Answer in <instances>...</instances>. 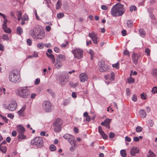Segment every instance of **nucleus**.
Segmentation results:
<instances>
[{
  "mask_svg": "<svg viewBox=\"0 0 157 157\" xmlns=\"http://www.w3.org/2000/svg\"><path fill=\"white\" fill-rule=\"evenodd\" d=\"M30 144L37 148H40L44 145L43 140L42 137H37L31 141Z\"/></svg>",
  "mask_w": 157,
  "mask_h": 157,
  "instance_id": "4",
  "label": "nucleus"
},
{
  "mask_svg": "<svg viewBox=\"0 0 157 157\" xmlns=\"http://www.w3.org/2000/svg\"><path fill=\"white\" fill-rule=\"evenodd\" d=\"M111 119L109 118L106 119L103 122H102L101 123L102 125L105 126L107 128H110L109 124L111 122Z\"/></svg>",
  "mask_w": 157,
  "mask_h": 157,
  "instance_id": "16",
  "label": "nucleus"
},
{
  "mask_svg": "<svg viewBox=\"0 0 157 157\" xmlns=\"http://www.w3.org/2000/svg\"><path fill=\"white\" fill-rule=\"evenodd\" d=\"M18 140L20 141V139L24 140L26 139V136L24 135V133H18L17 136Z\"/></svg>",
  "mask_w": 157,
  "mask_h": 157,
  "instance_id": "23",
  "label": "nucleus"
},
{
  "mask_svg": "<svg viewBox=\"0 0 157 157\" xmlns=\"http://www.w3.org/2000/svg\"><path fill=\"white\" fill-rule=\"evenodd\" d=\"M127 24L128 26L130 28H132L133 26V22L132 20H128L127 21Z\"/></svg>",
  "mask_w": 157,
  "mask_h": 157,
  "instance_id": "31",
  "label": "nucleus"
},
{
  "mask_svg": "<svg viewBox=\"0 0 157 157\" xmlns=\"http://www.w3.org/2000/svg\"><path fill=\"white\" fill-rule=\"evenodd\" d=\"M89 36L90 37L92 40L97 38V34L93 31L91 32V33H89Z\"/></svg>",
  "mask_w": 157,
  "mask_h": 157,
  "instance_id": "22",
  "label": "nucleus"
},
{
  "mask_svg": "<svg viewBox=\"0 0 157 157\" xmlns=\"http://www.w3.org/2000/svg\"><path fill=\"white\" fill-rule=\"evenodd\" d=\"M128 82L129 83H131L134 82V79L132 78H129L128 79Z\"/></svg>",
  "mask_w": 157,
  "mask_h": 157,
  "instance_id": "39",
  "label": "nucleus"
},
{
  "mask_svg": "<svg viewBox=\"0 0 157 157\" xmlns=\"http://www.w3.org/2000/svg\"><path fill=\"white\" fill-rule=\"evenodd\" d=\"M130 154L132 156H134L135 155L139 152V149L138 147L134 146L130 150Z\"/></svg>",
  "mask_w": 157,
  "mask_h": 157,
  "instance_id": "15",
  "label": "nucleus"
},
{
  "mask_svg": "<svg viewBox=\"0 0 157 157\" xmlns=\"http://www.w3.org/2000/svg\"><path fill=\"white\" fill-rule=\"evenodd\" d=\"M34 11L35 15L36 16V19L39 20H40L39 17L37 15L36 10H34Z\"/></svg>",
  "mask_w": 157,
  "mask_h": 157,
  "instance_id": "52",
  "label": "nucleus"
},
{
  "mask_svg": "<svg viewBox=\"0 0 157 157\" xmlns=\"http://www.w3.org/2000/svg\"><path fill=\"white\" fill-rule=\"evenodd\" d=\"M9 79L13 83H17L19 82L21 80L20 75L17 71H13L9 73Z\"/></svg>",
  "mask_w": 157,
  "mask_h": 157,
  "instance_id": "3",
  "label": "nucleus"
},
{
  "mask_svg": "<svg viewBox=\"0 0 157 157\" xmlns=\"http://www.w3.org/2000/svg\"><path fill=\"white\" fill-rule=\"evenodd\" d=\"M28 88V86L20 87L17 89L16 94L22 98H28L30 94V90Z\"/></svg>",
  "mask_w": 157,
  "mask_h": 157,
  "instance_id": "2",
  "label": "nucleus"
},
{
  "mask_svg": "<svg viewBox=\"0 0 157 157\" xmlns=\"http://www.w3.org/2000/svg\"><path fill=\"white\" fill-rule=\"evenodd\" d=\"M64 139L68 140L72 146L75 147L76 145V141L74 137L69 134H65L63 136Z\"/></svg>",
  "mask_w": 157,
  "mask_h": 157,
  "instance_id": "7",
  "label": "nucleus"
},
{
  "mask_svg": "<svg viewBox=\"0 0 157 157\" xmlns=\"http://www.w3.org/2000/svg\"><path fill=\"white\" fill-rule=\"evenodd\" d=\"M44 45L42 43H40L38 44L37 47L40 49H42L44 47Z\"/></svg>",
  "mask_w": 157,
  "mask_h": 157,
  "instance_id": "44",
  "label": "nucleus"
},
{
  "mask_svg": "<svg viewBox=\"0 0 157 157\" xmlns=\"http://www.w3.org/2000/svg\"><path fill=\"white\" fill-rule=\"evenodd\" d=\"M40 82V79L39 78H37L36 79L35 84L36 85H38Z\"/></svg>",
  "mask_w": 157,
  "mask_h": 157,
  "instance_id": "58",
  "label": "nucleus"
},
{
  "mask_svg": "<svg viewBox=\"0 0 157 157\" xmlns=\"http://www.w3.org/2000/svg\"><path fill=\"white\" fill-rule=\"evenodd\" d=\"M54 50L55 52L58 53L59 52L60 49L58 47H56L54 48Z\"/></svg>",
  "mask_w": 157,
  "mask_h": 157,
  "instance_id": "55",
  "label": "nucleus"
},
{
  "mask_svg": "<svg viewBox=\"0 0 157 157\" xmlns=\"http://www.w3.org/2000/svg\"><path fill=\"white\" fill-rule=\"evenodd\" d=\"M37 95L36 94L32 93L31 95V99H33Z\"/></svg>",
  "mask_w": 157,
  "mask_h": 157,
  "instance_id": "64",
  "label": "nucleus"
},
{
  "mask_svg": "<svg viewBox=\"0 0 157 157\" xmlns=\"http://www.w3.org/2000/svg\"><path fill=\"white\" fill-rule=\"evenodd\" d=\"M136 10V7L134 6H132L130 7V11L132 12L133 11H135Z\"/></svg>",
  "mask_w": 157,
  "mask_h": 157,
  "instance_id": "38",
  "label": "nucleus"
},
{
  "mask_svg": "<svg viewBox=\"0 0 157 157\" xmlns=\"http://www.w3.org/2000/svg\"><path fill=\"white\" fill-rule=\"evenodd\" d=\"M21 20L27 21H28L29 18L27 15L26 14H24L21 18Z\"/></svg>",
  "mask_w": 157,
  "mask_h": 157,
  "instance_id": "35",
  "label": "nucleus"
},
{
  "mask_svg": "<svg viewBox=\"0 0 157 157\" xmlns=\"http://www.w3.org/2000/svg\"><path fill=\"white\" fill-rule=\"evenodd\" d=\"M64 16V14L63 13H58L57 14V17L59 19H60L61 18L63 17Z\"/></svg>",
  "mask_w": 157,
  "mask_h": 157,
  "instance_id": "36",
  "label": "nucleus"
},
{
  "mask_svg": "<svg viewBox=\"0 0 157 157\" xmlns=\"http://www.w3.org/2000/svg\"><path fill=\"white\" fill-rule=\"evenodd\" d=\"M17 104L15 101H12L9 105V110L11 111L15 110L17 108Z\"/></svg>",
  "mask_w": 157,
  "mask_h": 157,
  "instance_id": "12",
  "label": "nucleus"
},
{
  "mask_svg": "<svg viewBox=\"0 0 157 157\" xmlns=\"http://www.w3.org/2000/svg\"><path fill=\"white\" fill-rule=\"evenodd\" d=\"M45 32L41 26L34 38L36 39H42L45 36Z\"/></svg>",
  "mask_w": 157,
  "mask_h": 157,
  "instance_id": "11",
  "label": "nucleus"
},
{
  "mask_svg": "<svg viewBox=\"0 0 157 157\" xmlns=\"http://www.w3.org/2000/svg\"><path fill=\"white\" fill-rule=\"evenodd\" d=\"M0 151L2 153H5L6 151V147L5 146H2V144H0Z\"/></svg>",
  "mask_w": 157,
  "mask_h": 157,
  "instance_id": "28",
  "label": "nucleus"
},
{
  "mask_svg": "<svg viewBox=\"0 0 157 157\" xmlns=\"http://www.w3.org/2000/svg\"><path fill=\"white\" fill-rule=\"evenodd\" d=\"M139 113L140 117L142 118L145 117L147 116L145 111L143 109L140 110L139 111Z\"/></svg>",
  "mask_w": 157,
  "mask_h": 157,
  "instance_id": "20",
  "label": "nucleus"
},
{
  "mask_svg": "<svg viewBox=\"0 0 157 157\" xmlns=\"http://www.w3.org/2000/svg\"><path fill=\"white\" fill-rule=\"evenodd\" d=\"M4 31L7 33H11V31L10 29L9 28H7L4 29Z\"/></svg>",
  "mask_w": 157,
  "mask_h": 157,
  "instance_id": "41",
  "label": "nucleus"
},
{
  "mask_svg": "<svg viewBox=\"0 0 157 157\" xmlns=\"http://www.w3.org/2000/svg\"><path fill=\"white\" fill-rule=\"evenodd\" d=\"M72 52L74 55V57L78 59H80L83 57V51L80 48H77L72 50Z\"/></svg>",
  "mask_w": 157,
  "mask_h": 157,
  "instance_id": "6",
  "label": "nucleus"
},
{
  "mask_svg": "<svg viewBox=\"0 0 157 157\" xmlns=\"http://www.w3.org/2000/svg\"><path fill=\"white\" fill-rule=\"evenodd\" d=\"M2 39L4 40H8L9 39L8 36L6 34H4L2 35Z\"/></svg>",
  "mask_w": 157,
  "mask_h": 157,
  "instance_id": "42",
  "label": "nucleus"
},
{
  "mask_svg": "<svg viewBox=\"0 0 157 157\" xmlns=\"http://www.w3.org/2000/svg\"><path fill=\"white\" fill-rule=\"evenodd\" d=\"M99 67V70L100 71L103 72L106 71L109 69V67L105 64V61L103 60L99 61L98 63Z\"/></svg>",
  "mask_w": 157,
  "mask_h": 157,
  "instance_id": "9",
  "label": "nucleus"
},
{
  "mask_svg": "<svg viewBox=\"0 0 157 157\" xmlns=\"http://www.w3.org/2000/svg\"><path fill=\"white\" fill-rule=\"evenodd\" d=\"M125 10L124 5L120 3H118L113 6L111 12L113 17H118L122 16L124 13Z\"/></svg>",
  "mask_w": 157,
  "mask_h": 157,
  "instance_id": "1",
  "label": "nucleus"
},
{
  "mask_svg": "<svg viewBox=\"0 0 157 157\" xmlns=\"http://www.w3.org/2000/svg\"><path fill=\"white\" fill-rule=\"evenodd\" d=\"M115 136L114 134L112 132H111L109 134V137L110 138H113Z\"/></svg>",
  "mask_w": 157,
  "mask_h": 157,
  "instance_id": "56",
  "label": "nucleus"
},
{
  "mask_svg": "<svg viewBox=\"0 0 157 157\" xmlns=\"http://www.w3.org/2000/svg\"><path fill=\"white\" fill-rule=\"evenodd\" d=\"M50 149L52 151H54L56 150V146L53 144H51L50 146Z\"/></svg>",
  "mask_w": 157,
  "mask_h": 157,
  "instance_id": "34",
  "label": "nucleus"
},
{
  "mask_svg": "<svg viewBox=\"0 0 157 157\" xmlns=\"http://www.w3.org/2000/svg\"><path fill=\"white\" fill-rule=\"evenodd\" d=\"M151 92L154 94L157 93V87L156 86L153 87L151 90Z\"/></svg>",
  "mask_w": 157,
  "mask_h": 157,
  "instance_id": "40",
  "label": "nucleus"
},
{
  "mask_svg": "<svg viewBox=\"0 0 157 157\" xmlns=\"http://www.w3.org/2000/svg\"><path fill=\"white\" fill-rule=\"evenodd\" d=\"M26 108V106L25 105H24L22 107L21 109L19 110L18 111V113H19L21 114L25 110Z\"/></svg>",
  "mask_w": 157,
  "mask_h": 157,
  "instance_id": "33",
  "label": "nucleus"
},
{
  "mask_svg": "<svg viewBox=\"0 0 157 157\" xmlns=\"http://www.w3.org/2000/svg\"><path fill=\"white\" fill-rule=\"evenodd\" d=\"M149 152L150 153V155L147 157H155V155L152 152H150V151Z\"/></svg>",
  "mask_w": 157,
  "mask_h": 157,
  "instance_id": "48",
  "label": "nucleus"
},
{
  "mask_svg": "<svg viewBox=\"0 0 157 157\" xmlns=\"http://www.w3.org/2000/svg\"><path fill=\"white\" fill-rule=\"evenodd\" d=\"M41 27L39 25H36L33 29L30 30L29 32V35L34 38Z\"/></svg>",
  "mask_w": 157,
  "mask_h": 157,
  "instance_id": "10",
  "label": "nucleus"
},
{
  "mask_svg": "<svg viewBox=\"0 0 157 157\" xmlns=\"http://www.w3.org/2000/svg\"><path fill=\"white\" fill-rule=\"evenodd\" d=\"M42 108L46 112H50L52 111V106L51 102L48 101H44L43 103Z\"/></svg>",
  "mask_w": 157,
  "mask_h": 157,
  "instance_id": "8",
  "label": "nucleus"
},
{
  "mask_svg": "<svg viewBox=\"0 0 157 157\" xmlns=\"http://www.w3.org/2000/svg\"><path fill=\"white\" fill-rule=\"evenodd\" d=\"M18 20L20 21L21 17V13L20 11H19L17 14Z\"/></svg>",
  "mask_w": 157,
  "mask_h": 157,
  "instance_id": "49",
  "label": "nucleus"
},
{
  "mask_svg": "<svg viewBox=\"0 0 157 157\" xmlns=\"http://www.w3.org/2000/svg\"><path fill=\"white\" fill-rule=\"evenodd\" d=\"M11 134L12 136L14 137L16 136L17 132L16 131H13L12 132Z\"/></svg>",
  "mask_w": 157,
  "mask_h": 157,
  "instance_id": "61",
  "label": "nucleus"
},
{
  "mask_svg": "<svg viewBox=\"0 0 157 157\" xmlns=\"http://www.w3.org/2000/svg\"><path fill=\"white\" fill-rule=\"evenodd\" d=\"M56 59V60H59L60 62H63L65 60L66 58L64 55L60 54L57 57Z\"/></svg>",
  "mask_w": 157,
  "mask_h": 157,
  "instance_id": "19",
  "label": "nucleus"
},
{
  "mask_svg": "<svg viewBox=\"0 0 157 157\" xmlns=\"http://www.w3.org/2000/svg\"><path fill=\"white\" fill-rule=\"evenodd\" d=\"M61 5V2L59 1H58L57 2L56 5V9H58L59 8L60 6Z\"/></svg>",
  "mask_w": 157,
  "mask_h": 157,
  "instance_id": "46",
  "label": "nucleus"
},
{
  "mask_svg": "<svg viewBox=\"0 0 157 157\" xmlns=\"http://www.w3.org/2000/svg\"><path fill=\"white\" fill-rule=\"evenodd\" d=\"M27 42L29 45L30 46L32 44V41L31 39H28L27 40Z\"/></svg>",
  "mask_w": 157,
  "mask_h": 157,
  "instance_id": "51",
  "label": "nucleus"
},
{
  "mask_svg": "<svg viewBox=\"0 0 157 157\" xmlns=\"http://www.w3.org/2000/svg\"><path fill=\"white\" fill-rule=\"evenodd\" d=\"M45 29L46 31L49 32L51 29V27L49 25L45 27Z\"/></svg>",
  "mask_w": 157,
  "mask_h": 157,
  "instance_id": "59",
  "label": "nucleus"
},
{
  "mask_svg": "<svg viewBox=\"0 0 157 157\" xmlns=\"http://www.w3.org/2000/svg\"><path fill=\"white\" fill-rule=\"evenodd\" d=\"M132 100L134 101H137V96L136 95L134 94L133 95L132 98Z\"/></svg>",
  "mask_w": 157,
  "mask_h": 157,
  "instance_id": "50",
  "label": "nucleus"
},
{
  "mask_svg": "<svg viewBox=\"0 0 157 157\" xmlns=\"http://www.w3.org/2000/svg\"><path fill=\"white\" fill-rule=\"evenodd\" d=\"M7 116L11 119H13L14 117V115L11 113H9L8 114Z\"/></svg>",
  "mask_w": 157,
  "mask_h": 157,
  "instance_id": "63",
  "label": "nucleus"
},
{
  "mask_svg": "<svg viewBox=\"0 0 157 157\" xmlns=\"http://www.w3.org/2000/svg\"><path fill=\"white\" fill-rule=\"evenodd\" d=\"M46 54L48 57L51 59L52 63H54L55 60L54 56L52 54H48L47 52H46Z\"/></svg>",
  "mask_w": 157,
  "mask_h": 157,
  "instance_id": "25",
  "label": "nucleus"
},
{
  "mask_svg": "<svg viewBox=\"0 0 157 157\" xmlns=\"http://www.w3.org/2000/svg\"><path fill=\"white\" fill-rule=\"evenodd\" d=\"M17 130L18 133H24L25 132V128L21 125H19L17 126Z\"/></svg>",
  "mask_w": 157,
  "mask_h": 157,
  "instance_id": "18",
  "label": "nucleus"
},
{
  "mask_svg": "<svg viewBox=\"0 0 157 157\" xmlns=\"http://www.w3.org/2000/svg\"><path fill=\"white\" fill-rule=\"evenodd\" d=\"M125 140L128 142H130L131 141L130 138L128 136H126L125 138Z\"/></svg>",
  "mask_w": 157,
  "mask_h": 157,
  "instance_id": "62",
  "label": "nucleus"
},
{
  "mask_svg": "<svg viewBox=\"0 0 157 157\" xmlns=\"http://www.w3.org/2000/svg\"><path fill=\"white\" fill-rule=\"evenodd\" d=\"M68 44V42L67 41L66 42L65 44H62L61 45V47L62 48H65L67 46Z\"/></svg>",
  "mask_w": 157,
  "mask_h": 157,
  "instance_id": "57",
  "label": "nucleus"
},
{
  "mask_svg": "<svg viewBox=\"0 0 157 157\" xmlns=\"http://www.w3.org/2000/svg\"><path fill=\"white\" fill-rule=\"evenodd\" d=\"M121 154L123 157H125L126 156V151L125 150H121L120 151Z\"/></svg>",
  "mask_w": 157,
  "mask_h": 157,
  "instance_id": "32",
  "label": "nucleus"
},
{
  "mask_svg": "<svg viewBox=\"0 0 157 157\" xmlns=\"http://www.w3.org/2000/svg\"><path fill=\"white\" fill-rule=\"evenodd\" d=\"M139 33L140 36L144 37L145 35V32L144 29H140L139 30Z\"/></svg>",
  "mask_w": 157,
  "mask_h": 157,
  "instance_id": "29",
  "label": "nucleus"
},
{
  "mask_svg": "<svg viewBox=\"0 0 157 157\" xmlns=\"http://www.w3.org/2000/svg\"><path fill=\"white\" fill-rule=\"evenodd\" d=\"M65 78L64 76L59 75V80L60 82L62 85H64L66 83V82L65 81Z\"/></svg>",
  "mask_w": 157,
  "mask_h": 157,
  "instance_id": "21",
  "label": "nucleus"
},
{
  "mask_svg": "<svg viewBox=\"0 0 157 157\" xmlns=\"http://www.w3.org/2000/svg\"><path fill=\"white\" fill-rule=\"evenodd\" d=\"M47 92L50 94L52 97H54L55 96L54 93L53 92L52 90L48 89L47 90Z\"/></svg>",
  "mask_w": 157,
  "mask_h": 157,
  "instance_id": "43",
  "label": "nucleus"
},
{
  "mask_svg": "<svg viewBox=\"0 0 157 157\" xmlns=\"http://www.w3.org/2000/svg\"><path fill=\"white\" fill-rule=\"evenodd\" d=\"M83 116L84 117H86V121H90L91 118L90 116H89L88 112H85L83 114Z\"/></svg>",
  "mask_w": 157,
  "mask_h": 157,
  "instance_id": "24",
  "label": "nucleus"
},
{
  "mask_svg": "<svg viewBox=\"0 0 157 157\" xmlns=\"http://www.w3.org/2000/svg\"><path fill=\"white\" fill-rule=\"evenodd\" d=\"M6 89L5 88H0V92L1 93H3L4 94H6Z\"/></svg>",
  "mask_w": 157,
  "mask_h": 157,
  "instance_id": "54",
  "label": "nucleus"
},
{
  "mask_svg": "<svg viewBox=\"0 0 157 157\" xmlns=\"http://www.w3.org/2000/svg\"><path fill=\"white\" fill-rule=\"evenodd\" d=\"M115 75L114 73L113 72H111V75H105L104 76V78L106 80L109 79L111 80H113L115 78Z\"/></svg>",
  "mask_w": 157,
  "mask_h": 157,
  "instance_id": "17",
  "label": "nucleus"
},
{
  "mask_svg": "<svg viewBox=\"0 0 157 157\" xmlns=\"http://www.w3.org/2000/svg\"><path fill=\"white\" fill-rule=\"evenodd\" d=\"M145 52L146 53L147 55L149 56L150 55V50L148 48H146L145 49Z\"/></svg>",
  "mask_w": 157,
  "mask_h": 157,
  "instance_id": "47",
  "label": "nucleus"
},
{
  "mask_svg": "<svg viewBox=\"0 0 157 157\" xmlns=\"http://www.w3.org/2000/svg\"><path fill=\"white\" fill-rule=\"evenodd\" d=\"M151 74L154 77L157 78V68L153 69L152 70Z\"/></svg>",
  "mask_w": 157,
  "mask_h": 157,
  "instance_id": "30",
  "label": "nucleus"
},
{
  "mask_svg": "<svg viewBox=\"0 0 157 157\" xmlns=\"http://www.w3.org/2000/svg\"><path fill=\"white\" fill-rule=\"evenodd\" d=\"M2 117L3 120L6 123H8V119H7L6 117L2 116Z\"/></svg>",
  "mask_w": 157,
  "mask_h": 157,
  "instance_id": "60",
  "label": "nucleus"
},
{
  "mask_svg": "<svg viewBox=\"0 0 157 157\" xmlns=\"http://www.w3.org/2000/svg\"><path fill=\"white\" fill-rule=\"evenodd\" d=\"M16 32L17 34L20 35L23 33V29L21 27L18 26L17 28Z\"/></svg>",
  "mask_w": 157,
  "mask_h": 157,
  "instance_id": "27",
  "label": "nucleus"
},
{
  "mask_svg": "<svg viewBox=\"0 0 157 157\" xmlns=\"http://www.w3.org/2000/svg\"><path fill=\"white\" fill-rule=\"evenodd\" d=\"M136 130L137 132H140L142 131V128L140 126H138L136 128Z\"/></svg>",
  "mask_w": 157,
  "mask_h": 157,
  "instance_id": "37",
  "label": "nucleus"
},
{
  "mask_svg": "<svg viewBox=\"0 0 157 157\" xmlns=\"http://www.w3.org/2000/svg\"><path fill=\"white\" fill-rule=\"evenodd\" d=\"M79 78L80 81L82 82L87 81L88 79V76L85 73H81L79 75Z\"/></svg>",
  "mask_w": 157,
  "mask_h": 157,
  "instance_id": "13",
  "label": "nucleus"
},
{
  "mask_svg": "<svg viewBox=\"0 0 157 157\" xmlns=\"http://www.w3.org/2000/svg\"><path fill=\"white\" fill-rule=\"evenodd\" d=\"M140 57V54L133 53L132 56L133 63L135 64H137L138 63V59Z\"/></svg>",
  "mask_w": 157,
  "mask_h": 157,
  "instance_id": "14",
  "label": "nucleus"
},
{
  "mask_svg": "<svg viewBox=\"0 0 157 157\" xmlns=\"http://www.w3.org/2000/svg\"><path fill=\"white\" fill-rule=\"evenodd\" d=\"M101 8L103 10H106L108 9V7L105 5H102L101 6Z\"/></svg>",
  "mask_w": 157,
  "mask_h": 157,
  "instance_id": "53",
  "label": "nucleus"
},
{
  "mask_svg": "<svg viewBox=\"0 0 157 157\" xmlns=\"http://www.w3.org/2000/svg\"><path fill=\"white\" fill-rule=\"evenodd\" d=\"M63 124V121L59 118H57L53 124L54 130L55 132H59L61 130V126Z\"/></svg>",
  "mask_w": 157,
  "mask_h": 157,
  "instance_id": "5",
  "label": "nucleus"
},
{
  "mask_svg": "<svg viewBox=\"0 0 157 157\" xmlns=\"http://www.w3.org/2000/svg\"><path fill=\"white\" fill-rule=\"evenodd\" d=\"M56 62L55 64V67L57 69L60 68L62 66V63L61 62L56 60Z\"/></svg>",
  "mask_w": 157,
  "mask_h": 157,
  "instance_id": "26",
  "label": "nucleus"
},
{
  "mask_svg": "<svg viewBox=\"0 0 157 157\" xmlns=\"http://www.w3.org/2000/svg\"><path fill=\"white\" fill-rule=\"evenodd\" d=\"M119 63L118 62H117L115 64H113L112 65V66L113 67L116 68V69H117L119 68Z\"/></svg>",
  "mask_w": 157,
  "mask_h": 157,
  "instance_id": "45",
  "label": "nucleus"
}]
</instances>
